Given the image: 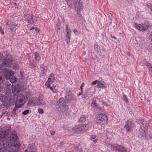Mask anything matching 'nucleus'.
<instances>
[{"label": "nucleus", "mask_w": 152, "mask_h": 152, "mask_svg": "<svg viewBox=\"0 0 152 152\" xmlns=\"http://www.w3.org/2000/svg\"><path fill=\"white\" fill-rule=\"evenodd\" d=\"M54 80L55 77L54 75L53 74H51L49 75L48 81V82H50L52 83Z\"/></svg>", "instance_id": "nucleus-25"}, {"label": "nucleus", "mask_w": 152, "mask_h": 152, "mask_svg": "<svg viewBox=\"0 0 152 152\" xmlns=\"http://www.w3.org/2000/svg\"><path fill=\"white\" fill-rule=\"evenodd\" d=\"M36 104L38 105H45L46 104L45 101L42 99L40 98L36 100Z\"/></svg>", "instance_id": "nucleus-17"}, {"label": "nucleus", "mask_w": 152, "mask_h": 152, "mask_svg": "<svg viewBox=\"0 0 152 152\" xmlns=\"http://www.w3.org/2000/svg\"><path fill=\"white\" fill-rule=\"evenodd\" d=\"M7 136L6 132H4L0 133V141H4L6 140V137Z\"/></svg>", "instance_id": "nucleus-21"}, {"label": "nucleus", "mask_w": 152, "mask_h": 152, "mask_svg": "<svg viewBox=\"0 0 152 152\" xmlns=\"http://www.w3.org/2000/svg\"><path fill=\"white\" fill-rule=\"evenodd\" d=\"M4 63H2V64H0V69H2V68L4 67H6L5 65H4Z\"/></svg>", "instance_id": "nucleus-45"}, {"label": "nucleus", "mask_w": 152, "mask_h": 152, "mask_svg": "<svg viewBox=\"0 0 152 152\" xmlns=\"http://www.w3.org/2000/svg\"><path fill=\"white\" fill-rule=\"evenodd\" d=\"M9 80L10 82L12 83H15L17 81V79L15 76H12L11 77H10V78L9 79Z\"/></svg>", "instance_id": "nucleus-27"}, {"label": "nucleus", "mask_w": 152, "mask_h": 152, "mask_svg": "<svg viewBox=\"0 0 152 152\" xmlns=\"http://www.w3.org/2000/svg\"><path fill=\"white\" fill-rule=\"evenodd\" d=\"M0 32H1V34L2 35H3L4 34V33L3 31V30L2 29V28L0 26Z\"/></svg>", "instance_id": "nucleus-46"}, {"label": "nucleus", "mask_w": 152, "mask_h": 152, "mask_svg": "<svg viewBox=\"0 0 152 152\" xmlns=\"http://www.w3.org/2000/svg\"><path fill=\"white\" fill-rule=\"evenodd\" d=\"M18 136L15 132L12 131L10 134V141L7 142V148L14 149L15 148L19 149L20 144L19 142H16Z\"/></svg>", "instance_id": "nucleus-1"}, {"label": "nucleus", "mask_w": 152, "mask_h": 152, "mask_svg": "<svg viewBox=\"0 0 152 152\" xmlns=\"http://www.w3.org/2000/svg\"><path fill=\"white\" fill-rule=\"evenodd\" d=\"M84 86V83H83L80 87V88L81 89L82 92H83V87Z\"/></svg>", "instance_id": "nucleus-47"}, {"label": "nucleus", "mask_w": 152, "mask_h": 152, "mask_svg": "<svg viewBox=\"0 0 152 152\" xmlns=\"http://www.w3.org/2000/svg\"><path fill=\"white\" fill-rule=\"evenodd\" d=\"M66 42H67V44H69V43L70 42V37H66Z\"/></svg>", "instance_id": "nucleus-42"}, {"label": "nucleus", "mask_w": 152, "mask_h": 152, "mask_svg": "<svg viewBox=\"0 0 152 152\" xmlns=\"http://www.w3.org/2000/svg\"><path fill=\"white\" fill-rule=\"evenodd\" d=\"M25 18L26 19L28 23L31 24L35 23L37 21V18L34 16H31L29 14L25 15Z\"/></svg>", "instance_id": "nucleus-8"}, {"label": "nucleus", "mask_w": 152, "mask_h": 152, "mask_svg": "<svg viewBox=\"0 0 152 152\" xmlns=\"http://www.w3.org/2000/svg\"><path fill=\"white\" fill-rule=\"evenodd\" d=\"M123 101L126 103H129V101L127 98L126 96L125 95H124L123 96Z\"/></svg>", "instance_id": "nucleus-34"}, {"label": "nucleus", "mask_w": 152, "mask_h": 152, "mask_svg": "<svg viewBox=\"0 0 152 152\" xmlns=\"http://www.w3.org/2000/svg\"><path fill=\"white\" fill-rule=\"evenodd\" d=\"M92 105L93 107L95 108L96 109L99 110V111L101 110V108L98 106V105L97 104L96 101H93L92 103Z\"/></svg>", "instance_id": "nucleus-26"}, {"label": "nucleus", "mask_w": 152, "mask_h": 152, "mask_svg": "<svg viewBox=\"0 0 152 152\" xmlns=\"http://www.w3.org/2000/svg\"><path fill=\"white\" fill-rule=\"evenodd\" d=\"M98 81V80H95L94 81H93L91 83V84L93 85H95L97 83V82Z\"/></svg>", "instance_id": "nucleus-50"}, {"label": "nucleus", "mask_w": 152, "mask_h": 152, "mask_svg": "<svg viewBox=\"0 0 152 152\" xmlns=\"http://www.w3.org/2000/svg\"><path fill=\"white\" fill-rule=\"evenodd\" d=\"M70 30V29H68V24H67V25H66V31H69Z\"/></svg>", "instance_id": "nucleus-55"}, {"label": "nucleus", "mask_w": 152, "mask_h": 152, "mask_svg": "<svg viewBox=\"0 0 152 152\" xmlns=\"http://www.w3.org/2000/svg\"><path fill=\"white\" fill-rule=\"evenodd\" d=\"M32 57L34 59L31 61H30V65L33 66V67H35L37 65V62L40 60L41 57L39 53L37 52L34 53V57L33 56Z\"/></svg>", "instance_id": "nucleus-7"}, {"label": "nucleus", "mask_w": 152, "mask_h": 152, "mask_svg": "<svg viewBox=\"0 0 152 152\" xmlns=\"http://www.w3.org/2000/svg\"><path fill=\"white\" fill-rule=\"evenodd\" d=\"M65 99L68 102H70L73 99V96L70 92L67 93L65 96Z\"/></svg>", "instance_id": "nucleus-15"}, {"label": "nucleus", "mask_w": 152, "mask_h": 152, "mask_svg": "<svg viewBox=\"0 0 152 152\" xmlns=\"http://www.w3.org/2000/svg\"><path fill=\"white\" fill-rule=\"evenodd\" d=\"M21 106L19 105V104L17 105V104L15 103V107L14 108L13 110H15V111H16L17 108H19L21 107Z\"/></svg>", "instance_id": "nucleus-35"}, {"label": "nucleus", "mask_w": 152, "mask_h": 152, "mask_svg": "<svg viewBox=\"0 0 152 152\" xmlns=\"http://www.w3.org/2000/svg\"><path fill=\"white\" fill-rule=\"evenodd\" d=\"M66 37H70L71 34V30L69 31H66Z\"/></svg>", "instance_id": "nucleus-36"}, {"label": "nucleus", "mask_w": 152, "mask_h": 152, "mask_svg": "<svg viewBox=\"0 0 152 152\" xmlns=\"http://www.w3.org/2000/svg\"><path fill=\"white\" fill-rule=\"evenodd\" d=\"M60 27L59 26H58L56 28V31H58V30H60Z\"/></svg>", "instance_id": "nucleus-58"}, {"label": "nucleus", "mask_w": 152, "mask_h": 152, "mask_svg": "<svg viewBox=\"0 0 152 152\" xmlns=\"http://www.w3.org/2000/svg\"><path fill=\"white\" fill-rule=\"evenodd\" d=\"M134 26L136 28L142 31H146L149 27V24L145 23L141 24L136 23L134 24Z\"/></svg>", "instance_id": "nucleus-5"}, {"label": "nucleus", "mask_w": 152, "mask_h": 152, "mask_svg": "<svg viewBox=\"0 0 152 152\" xmlns=\"http://www.w3.org/2000/svg\"><path fill=\"white\" fill-rule=\"evenodd\" d=\"M96 136L95 135L92 136H91V140H94L96 138Z\"/></svg>", "instance_id": "nucleus-52"}, {"label": "nucleus", "mask_w": 152, "mask_h": 152, "mask_svg": "<svg viewBox=\"0 0 152 152\" xmlns=\"http://www.w3.org/2000/svg\"><path fill=\"white\" fill-rule=\"evenodd\" d=\"M108 146L111 148L112 150L117 151V150H118V145L117 146H115L109 144L108 145Z\"/></svg>", "instance_id": "nucleus-30"}, {"label": "nucleus", "mask_w": 152, "mask_h": 152, "mask_svg": "<svg viewBox=\"0 0 152 152\" xmlns=\"http://www.w3.org/2000/svg\"><path fill=\"white\" fill-rule=\"evenodd\" d=\"M50 134H51V135H53L55 133V132L54 131H50Z\"/></svg>", "instance_id": "nucleus-53"}, {"label": "nucleus", "mask_w": 152, "mask_h": 152, "mask_svg": "<svg viewBox=\"0 0 152 152\" xmlns=\"http://www.w3.org/2000/svg\"><path fill=\"white\" fill-rule=\"evenodd\" d=\"M68 107L65 104L64 105L61 107L58 108V111L61 113H63L68 110Z\"/></svg>", "instance_id": "nucleus-20"}, {"label": "nucleus", "mask_w": 152, "mask_h": 152, "mask_svg": "<svg viewBox=\"0 0 152 152\" xmlns=\"http://www.w3.org/2000/svg\"><path fill=\"white\" fill-rule=\"evenodd\" d=\"M151 44L152 45V34H151Z\"/></svg>", "instance_id": "nucleus-60"}, {"label": "nucleus", "mask_w": 152, "mask_h": 152, "mask_svg": "<svg viewBox=\"0 0 152 152\" xmlns=\"http://www.w3.org/2000/svg\"><path fill=\"white\" fill-rule=\"evenodd\" d=\"M108 119L107 115L104 114H100L98 115L97 121L99 124L104 125L107 123Z\"/></svg>", "instance_id": "nucleus-3"}, {"label": "nucleus", "mask_w": 152, "mask_h": 152, "mask_svg": "<svg viewBox=\"0 0 152 152\" xmlns=\"http://www.w3.org/2000/svg\"><path fill=\"white\" fill-rule=\"evenodd\" d=\"M34 98H30L28 100L27 104L28 106L32 107L36 105V104L34 102Z\"/></svg>", "instance_id": "nucleus-19"}, {"label": "nucleus", "mask_w": 152, "mask_h": 152, "mask_svg": "<svg viewBox=\"0 0 152 152\" xmlns=\"http://www.w3.org/2000/svg\"><path fill=\"white\" fill-rule=\"evenodd\" d=\"M29 149V152H36V148L34 145H30L27 150Z\"/></svg>", "instance_id": "nucleus-18"}, {"label": "nucleus", "mask_w": 152, "mask_h": 152, "mask_svg": "<svg viewBox=\"0 0 152 152\" xmlns=\"http://www.w3.org/2000/svg\"><path fill=\"white\" fill-rule=\"evenodd\" d=\"M4 80V77L0 76V84L2 83Z\"/></svg>", "instance_id": "nucleus-44"}, {"label": "nucleus", "mask_w": 152, "mask_h": 152, "mask_svg": "<svg viewBox=\"0 0 152 152\" xmlns=\"http://www.w3.org/2000/svg\"><path fill=\"white\" fill-rule=\"evenodd\" d=\"M140 129H141L142 130H145V131H147V127L146 124L142 123L140 125Z\"/></svg>", "instance_id": "nucleus-24"}, {"label": "nucleus", "mask_w": 152, "mask_h": 152, "mask_svg": "<svg viewBox=\"0 0 152 152\" xmlns=\"http://www.w3.org/2000/svg\"><path fill=\"white\" fill-rule=\"evenodd\" d=\"M5 145L4 142L0 141V152H5L7 149H10L7 148V142L6 143V147Z\"/></svg>", "instance_id": "nucleus-13"}, {"label": "nucleus", "mask_w": 152, "mask_h": 152, "mask_svg": "<svg viewBox=\"0 0 152 152\" xmlns=\"http://www.w3.org/2000/svg\"><path fill=\"white\" fill-rule=\"evenodd\" d=\"M73 32L74 34L76 35H78V33L77 30L76 29H74L73 30Z\"/></svg>", "instance_id": "nucleus-49"}, {"label": "nucleus", "mask_w": 152, "mask_h": 152, "mask_svg": "<svg viewBox=\"0 0 152 152\" xmlns=\"http://www.w3.org/2000/svg\"><path fill=\"white\" fill-rule=\"evenodd\" d=\"M8 93L7 94V91H6L5 92V94L7 95H8L9 94H10L11 93V91L10 90L8 89Z\"/></svg>", "instance_id": "nucleus-54"}, {"label": "nucleus", "mask_w": 152, "mask_h": 152, "mask_svg": "<svg viewBox=\"0 0 152 152\" xmlns=\"http://www.w3.org/2000/svg\"><path fill=\"white\" fill-rule=\"evenodd\" d=\"M35 29V31H37L38 32H39V29L38 28H31V29H30V30H32V29Z\"/></svg>", "instance_id": "nucleus-48"}, {"label": "nucleus", "mask_w": 152, "mask_h": 152, "mask_svg": "<svg viewBox=\"0 0 152 152\" xmlns=\"http://www.w3.org/2000/svg\"><path fill=\"white\" fill-rule=\"evenodd\" d=\"M94 49L96 51H98L99 50V47L97 44L95 45L94 46Z\"/></svg>", "instance_id": "nucleus-37"}, {"label": "nucleus", "mask_w": 152, "mask_h": 152, "mask_svg": "<svg viewBox=\"0 0 152 152\" xmlns=\"http://www.w3.org/2000/svg\"><path fill=\"white\" fill-rule=\"evenodd\" d=\"M12 60L9 59H4L3 63L6 67L10 66L12 64Z\"/></svg>", "instance_id": "nucleus-16"}, {"label": "nucleus", "mask_w": 152, "mask_h": 152, "mask_svg": "<svg viewBox=\"0 0 152 152\" xmlns=\"http://www.w3.org/2000/svg\"><path fill=\"white\" fill-rule=\"evenodd\" d=\"M86 120V117L85 115H83L80 117L79 122L80 123L84 122Z\"/></svg>", "instance_id": "nucleus-28"}, {"label": "nucleus", "mask_w": 152, "mask_h": 152, "mask_svg": "<svg viewBox=\"0 0 152 152\" xmlns=\"http://www.w3.org/2000/svg\"><path fill=\"white\" fill-rule=\"evenodd\" d=\"M103 83H102L101 82H99L97 84V87L99 88H105L107 87V86H104V82H103Z\"/></svg>", "instance_id": "nucleus-29"}, {"label": "nucleus", "mask_w": 152, "mask_h": 152, "mask_svg": "<svg viewBox=\"0 0 152 152\" xmlns=\"http://www.w3.org/2000/svg\"><path fill=\"white\" fill-rule=\"evenodd\" d=\"M84 126H77L73 127L72 129L75 132H84L85 131H84Z\"/></svg>", "instance_id": "nucleus-12"}, {"label": "nucleus", "mask_w": 152, "mask_h": 152, "mask_svg": "<svg viewBox=\"0 0 152 152\" xmlns=\"http://www.w3.org/2000/svg\"><path fill=\"white\" fill-rule=\"evenodd\" d=\"M0 100L2 103V104L4 106L8 107L14 104L15 100L10 98H8L6 96H1Z\"/></svg>", "instance_id": "nucleus-2"}, {"label": "nucleus", "mask_w": 152, "mask_h": 152, "mask_svg": "<svg viewBox=\"0 0 152 152\" xmlns=\"http://www.w3.org/2000/svg\"><path fill=\"white\" fill-rule=\"evenodd\" d=\"M12 113L14 114H15L16 113V111L13 110L12 111Z\"/></svg>", "instance_id": "nucleus-59"}, {"label": "nucleus", "mask_w": 152, "mask_h": 152, "mask_svg": "<svg viewBox=\"0 0 152 152\" xmlns=\"http://www.w3.org/2000/svg\"><path fill=\"white\" fill-rule=\"evenodd\" d=\"M87 94L86 93H84L83 96V97L84 98H86L87 97Z\"/></svg>", "instance_id": "nucleus-51"}, {"label": "nucleus", "mask_w": 152, "mask_h": 152, "mask_svg": "<svg viewBox=\"0 0 152 152\" xmlns=\"http://www.w3.org/2000/svg\"><path fill=\"white\" fill-rule=\"evenodd\" d=\"M15 103L17 105H23L25 103V96L22 94H19L16 98Z\"/></svg>", "instance_id": "nucleus-6"}, {"label": "nucleus", "mask_w": 152, "mask_h": 152, "mask_svg": "<svg viewBox=\"0 0 152 152\" xmlns=\"http://www.w3.org/2000/svg\"><path fill=\"white\" fill-rule=\"evenodd\" d=\"M75 2V10L77 11V14L79 16H81V12H83V8L80 0H74Z\"/></svg>", "instance_id": "nucleus-4"}, {"label": "nucleus", "mask_w": 152, "mask_h": 152, "mask_svg": "<svg viewBox=\"0 0 152 152\" xmlns=\"http://www.w3.org/2000/svg\"><path fill=\"white\" fill-rule=\"evenodd\" d=\"M38 112L39 114H43L44 113V111L42 109L39 108L38 109Z\"/></svg>", "instance_id": "nucleus-43"}, {"label": "nucleus", "mask_w": 152, "mask_h": 152, "mask_svg": "<svg viewBox=\"0 0 152 152\" xmlns=\"http://www.w3.org/2000/svg\"><path fill=\"white\" fill-rule=\"evenodd\" d=\"M29 110H27L23 112L22 114L24 115H25L29 113Z\"/></svg>", "instance_id": "nucleus-38"}, {"label": "nucleus", "mask_w": 152, "mask_h": 152, "mask_svg": "<svg viewBox=\"0 0 152 152\" xmlns=\"http://www.w3.org/2000/svg\"><path fill=\"white\" fill-rule=\"evenodd\" d=\"M50 88L54 93H57V91L54 88L50 87Z\"/></svg>", "instance_id": "nucleus-40"}, {"label": "nucleus", "mask_w": 152, "mask_h": 152, "mask_svg": "<svg viewBox=\"0 0 152 152\" xmlns=\"http://www.w3.org/2000/svg\"><path fill=\"white\" fill-rule=\"evenodd\" d=\"M118 150L117 151L118 152H127V150L124 148L122 147L120 145H118Z\"/></svg>", "instance_id": "nucleus-23"}, {"label": "nucleus", "mask_w": 152, "mask_h": 152, "mask_svg": "<svg viewBox=\"0 0 152 152\" xmlns=\"http://www.w3.org/2000/svg\"><path fill=\"white\" fill-rule=\"evenodd\" d=\"M112 37L114 38L115 39H116V37L114 36H113Z\"/></svg>", "instance_id": "nucleus-64"}, {"label": "nucleus", "mask_w": 152, "mask_h": 152, "mask_svg": "<svg viewBox=\"0 0 152 152\" xmlns=\"http://www.w3.org/2000/svg\"><path fill=\"white\" fill-rule=\"evenodd\" d=\"M83 92H82V91H81V92L80 93H79V94H78V96H80L83 93Z\"/></svg>", "instance_id": "nucleus-63"}, {"label": "nucleus", "mask_w": 152, "mask_h": 152, "mask_svg": "<svg viewBox=\"0 0 152 152\" xmlns=\"http://www.w3.org/2000/svg\"><path fill=\"white\" fill-rule=\"evenodd\" d=\"M50 82H48V81L45 84V85L48 88H50L51 87H50Z\"/></svg>", "instance_id": "nucleus-41"}, {"label": "nucleus", "mask_w": 152, "mask_h": 152, "mask_svg": "<svg viewBox=\"0 0 152 152\" xmlns=\"http://www.w3.org/2000/svg\"><path fill=\"white\" fill-rule=\"evenodd\" d=\"M13 72L11 69L6 68L4 70V75L6 78L8 80L14 75Z\"/></svg>", "instance_id": "nucleus-10"}, {"label": "nucleus", "mask_w": 152, "mask_h": 152, "mask_svg": "<svg viewBox=\"0 0 152 152\" xmlns=\"http://www.w3.org/2000/svg\"><path fill=\"white\" fill-rule=\"evenodd\" d=\"M6 22V25L7 27H10V29L12 31H15V28L18 26V24L15 22L10 20H7Z\"/></svg>", "instance_id": "nucleus-9"}, {"label": "nucleus", "mask_w": 152, "mask_h": 152, "mask_svg": "<svg viewBox=\"0 0 152 152\" xmlns=\"http://www.w3.org/2000/svg\"><path fill=\"white\" fill-rule=\"evenodd\" d=\"M30 95H27L26 96V97L27 98H28V97H30Z\"/></svg>", "instance_id": "nucleus-62"}, {"label": "nucleus", "mask_w": 152, "mask_h": 152, "mask_svg": "<svg viewBox=\"0 0 152 152\" xmlns=\"http://www.w3.org/2000/svg\"><path fill=\"white\" fill-rule=\"evenodd\" d=\"M65 101L63 98H61L57 101L56 105L58 106V108L61 107L65 104Z\"/></svg>", "instance_id": "nucleus-14"}, {"label": "nucleus", "mask_w": 152, "mask_h": 152, "mask_svg": "<svg viewBox=\"0 0 152 152\" xmlns=\"http://www.w3.org/2000/svg\"><path fill=\"white\" fill-rule=\"evenodd\" d=\"M147 131L145 130H142L141 129H139V132L138 137L140 138L144 137L145 136V133Z\"/></svg>", "instance_id": "nucleus-22"}, {"label": "nucleus", "mask_w": 152, "mask_h": 152, "mask_svg": "<svg viewBox=\"0 0 152 152\" xmlns=\"http://www.w3.org/2000/svg\"><path fill=\"white\" fill-rule=\"evenodd\" d=\"M84 126V128H83L84 131H85L87 130V129L89 127V126L88 125L86 124L84 125L83 126Z\"/></svg>", "instance_id": "nucleus-39"}, {"label": "nucleus", "mask_w": 152, "mask_h": 152, "mask_svg": "<svg viewBox=\"0 0 152 152\" xmlns=\"http://www.w3.org/2000/svg\"><path fill=\"white\" fill-rule=\"evenodd\" d=\"M113 134H114L112 132H111L110 133L108 132L106 134L107 137L108 138L110 139H111L113 137Z\"/></svg>", "instance_id": "nucleus-32"}, {"label": "nucleus", "mask_w": 152, "mask_h": 152, "mask_svg": "<svg viewBox=\"0 0 152 152\" xmlns=\"http://www.w3.org/2000/svg\"><path fill=\"white\" fill-rule=\"evenodd\" d=\"M145 65L149 68V69L150 71L152 72V65L147 62H146Z\"/></svg>", "instance_id": "nucleus-33"}, {"label": "nucleus", "mask_w": 152, "mask_h": 152, "mask_svg": "<svg viewBox=\"0 0 152 152\" xmlns=\"http://www.w3.org/2000/svg\"><path fill=\"white\" fill-rule=\"evenodd\" d=\"M7 152H18L17 151H16V150H10V151H7Z\"/></svg>", "instance_id": "nucleus-56"}, {"label": "nucleus", "mask_w": 152, "mask_h": 152, "mask_svg": "<svg viewBox=\"0 0 152 152\" xmlns=\"http://www.w3.org/2000/svg\"><path fill=\"white\" fill-rule=\"evenodd\" d=\"M45 69V68H43V70H42V73L43 75H44V70Z\"/></svg>", "instance_id": "nucleus-57"}, {"label": "nucleus", "mask_w": 152, "mask_h": 152, "mask_svg": "<svg viewBox=\"0 0 152 152\" xmlns=\"http://www.w3.org/2000/svg\"><path fill=\"white\" fill-rule=\"evenodd\" d=\"M124 128L126 129L127 132L131 131L133 128L132 123L130 121H128L126 123Z\"/></svg>", "instance_id": "nucleus-11"}, {"label": "nucleus", "mask_w": 152, "mask_h": 152, "mask_svg": "<svg viewBox=\"0 0 152 152\" xmlns=\"http://www.w3.org/2000/svg\"><path fill=\"white\" fill-rule=\"evenodd\" d=\"M97 140L96 139H95L94 140H93V141L94 143H96V142H97Z\"/></svg>", "instance_id": "nucleus-61"}, {"label": "nucleus", "mask_w": 152, "mask_h": 152, "mask_svg": "<svg viewBox=\"0 0 152 152\" xmlns=\"http://www.w3.org/2000/svg\"><path fill=\"white\" fill-rule=\"evenodd\" d=\"M12 90L13 94L15 95L18 92V89L16 88V86L14 85H12Z\"/></svg>", "instance_id": "nucleus-31"}]
</instances>
